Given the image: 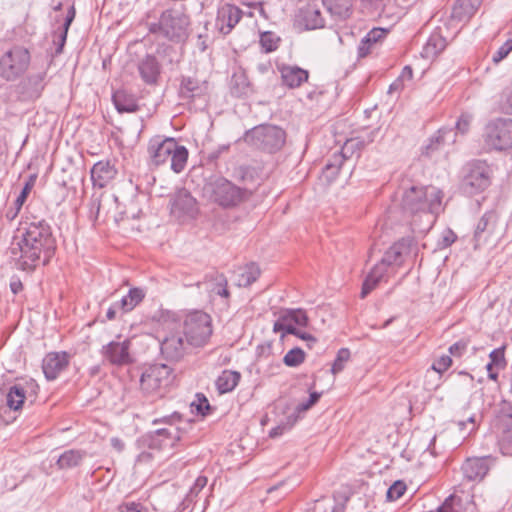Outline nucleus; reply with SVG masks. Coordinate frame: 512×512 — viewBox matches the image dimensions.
<instances>
[{
  "instance_id": "c85d7f7f",
  "label": "nucleus",
  "mask_w": 512,
  "mask_h": 512,
  "mask_svg": "<svg viewBox=\"0 0 512 512\" xmlns=\"http://www.w3.org/2000/svg\"><path fill=\"white\" fill-rule=\"evenodd\" d=\"M389 268L380 261L371 269L365 278L360 297L364 299L367 295L376 288L378 283L388 274Z\"/></svg>"
},
{
  "instance_id": "338daca9",
  "label": "nucleus",
  "mask_w": 512,
  "mask_h": 512,
  "mask_svg": "<svg viewBox=\"0 0 512 512\" xmlns=\"http://www.w3.org/2000/svg\"><path fill=\"white\" fill-rule=\"evenodd\" d=\"M9 287H10L11 292L14 295L20 293L23 290V288H24L22 281L17 276H13L11 278Z\"/></svg>"
},
{
  "instance_id": "69168bd1",
  "label": "nucleus",
  "mask_w": 512,
  "mask_h": 512,
  "mask_svg": "<svg viewBox=\"0 0 512 512\" xmlns=\"http://www.w3.org/2000/svg\"><path fill=\"white\" fill-rule=\"evenodd\" d=\"M373 44L367 41L365 38H363L358 46V57L364 58L366 57L371 50V46Z\"/></svg>"
},
{
  "instance_id": "8fccbe9b",
  "label": "nucleus",
  "mask_w": 512,
  "mask_h": 512,
  "mask_svg": "<svg viewBox=\"0 0 512 512\" xmlns=\"http://www.w3.org/2000/svg\"><path fill=\"white\" fill-rule=\"evenodd\" d=\"M286 315L293 322V325L296 327L302 326L305 327L308 324V316L304 310L295 309V310H287Z\"/></svg>"
},
{
  "instance_id": "de8ad7c7",
  "label": "nucleus",
  "mask_w": 512,
  "mask_h": 512,
  "mask_svg": "<svg viewBox=\"0 0 512 512\" xmlns=\"http://www.w3.org/2000/svg\"><path fill=\"white\" fill-rule=\"evenodd\" d=\"M350 359V351L347 348H342L338 351L336 359L334 360L331 368V372L335 375L341 372L345 364Z\"/></svg>"
},
{
  "instance_id": "3c124183",
  "label": "nucleus",
  "mask_w": 512,
  "mask_h": 512,
  "mask_svg": "<svg viewBox=\"0 0 512 512\" xmlns=\"http://www.w3.org/2000/svg\"><path fill=\"white\" fill-rule=\"evenodd\" d=\"M453 364V360L449 355H442L437 358L433 364L431 369L440 375H442L445 371H447Z\"/></svg>"
},
{
  "instance_id": "49530a36",
  "label": "nucleus",
  "mask_w": 512,
  "mask_h": 512,
  "mask_svg": "<svg viewBox=\"0 0 512 512\" xmlns=\"http://www.w3.org/2000/svg\"><path fill=\"white\" fill-rule=\"evenodd\" d=\"M500 445L502 450H509L512 448V415L505 421L504 429L500 438Z\"/></svg>"
},
{
  "instance_id": "f03ea898",
  "label": "nucleus",
  "mask_w": 512,
  "mask_h": 512,
  "mask_svg": "<svg viewBox=\"0 0 512 512\" xmlns=\"http://www.w3.org/2000/svg\"><path fill=\"white\" fill-rule=\"evenodd\" d=\"M148 154L150 165L158 167L170 161V168L175 173L184 170L188 160V150L179 145L174 138L156 136L149 141Z\"/></svg>"
},
{
  "instance_id": "e433bc0d",
  "label": "nucleus",
  "mask_w": 512,
  "mask_h": 512,
  "mask_svg": "<svg viewBox=\"0 0 512 512\" xmlns=\"http://www.w3.org/2000/svg\"><path fill=\"white\" fill-rule=\"evenodd\" d=\"M85 456L86 452L84 451L75 449L67 450L59 456L56 464L59 469L74 468L81 464Z\"/></svg>"
},
{
  "instance_id": "79ce46f5",
  "label": "nucleus",
  "mask_w": 512,
  "mask_h": 512,
  "mask_svg": "<svg viewBox=\"0 0 512 512\" xmlns=\"http://www.w3.org/2000/svg\"><path fill=\"white\" fill-rule=\"evenodd\" d=\"M452 134L451 129L442 128L429 139V143L424 147L423 153L430 156L435 150L445 143L446 137Z\"/></svg>"
},
{
  "instance_id": "c9c22d12",
  "label": "nucleus",
  "mask_w": 512,
  "mask_h": 512,
  "mask_svg": "<svg viewBox=\"0 0 512 512\" xmlns=\"http://www.w3.org/2000/svg\"><path fill=\"white\" fill-rule=\"evenodd\" d=\"M144 298L145 291L143 289L131 288L126 296L116 302V306L124 313H127L132 311Z\"/></svg>"
},
{
  "instance_id": "7c9ffc66",
  "label": "nucleus",
  "mask_w": 512,
  "mask_h": 512,
  "mask_svg": "<svg viewBox=\"0 0 512 512\" xmlns=\"http://www.w3.org/2000/svg\"><path fill=\"white\" fill-rule=\"evenodd\" d=\"M75 15H76L75 7H74V5H71L67 11V14H66V17L64 19L62 26L59 28L58 31L54 32L53 43L57 46V48L55 50L56 55H59L63 52V48H64V45H65L66 39H67L68 30L75 18Z\"/></svg>"
},
{
  "instance_id": "f704fd0d",
  "label": "nucleus",
  "mask_w": 512,
  "mask_h": 512,
  "mask_svg": "<svg viewBox=\"0 0 512 512\" xmlns=\"http://www.w3.org/2000/svg\"><path fill=\"white\" fill-rule=\"evenodd\" d=\"M446 45L444 37L439 33H433L424 45L421 55L425 59H433L445 49Z\"/></svg>"
},
{
  "instance_id": "603ef678",
  "label": "nucleus",
  "mask_w": 512,
  "mask_h": 512,
  "mask_svg": "<svg viewBox=\"0 0 512 512\" xmlns=\"http://www.w3.org/2000/svg\"><path fill=\"white\" fill-rule=\"evenodd\" d=\"M279 38H276L272 32H264L261 35L260 43L266 52H272L278 48Z\"/></svg>"
},
{
  "instance_id": "6e6552de",
  "label": "nucleus",
  "mask_w": 512,
  "mask_h": 512,
  "mask_svg": "<svg viewBox=\"0 0 512 512\" xmlns=\"http://www.w3.org/2000/svg\"><path fill=\"white\" fill-rule=\"evenodd\" d=\"M492 169L485 161L474 160L463 168L460 190L468 196L485 191L491 184Z\"/></svg>"
},
{
  "instance_id": "e2e57ef3",
  "label": "nucleus",
  "mask_w": 512,
  "mask_h": 512,
  "mask_svg": "<svg viewBox=\"0 0 512 512\" xmlns=\"http://www.w3.org/2000/svg\"><path fill=\"white\" fill-rule=\"evenodd\" d=\"M468 341L461 339L449 347V353L455 357H460L466 351Z\"/></svg>"
},
{
  "instance_id": "a18cd8bd",
  "label": "nucleus",
  "mask_w": 512,
  "mask_h": 512,
  "mask_svg": "<svg viewBox=\"0 0 512 512\" xmlns=\"http://www.w3.org/2000/svg\"><path fill=\"white\" fill-rule=\"evenodd\" d=\"M390 0H361L362 7L370 16L380 15Z\"/></svg>"
},
{
  "instance_id": "774afa93",
  "label": "nucleus",
  "mask_w": 512,
  "mask_h": 512,
  "mask_svg": "<svg viewBox=\"0 0 512 512\" xmlns=\"http://www.w3.org/2000/svg\"><path fill=\"white\" fill-rule=\"evenodd\" d=\"M140 504L135 502L125 503L119 506L120 512H140Z\"/></svg>"
},
{
  "instance_id": "2f4dec72",
  "label": "nucleus",
  "mask_w": 512,
  "mask_h": 512,
  "mask_svg": "<svg viewBox=\"0 0 512 512\" xmlns=\"http://www.w3.org/2000/svg\"><path fill=\"white\" fill-rule=\"evenodd\" d=\"M252 92L251 84L247 75L242 72H235L230 81V93L232 96L241 98Z\"/></svg>"
},
{
  "instance_id": "20e7f679",
  "label": "nucleus",
  "mask_w": 512,
  "mask_h": 512,
  "mask_svg": "<svg viewBox=\"0 0 512 512\" xmlns=\"http://www.w3.org/2000/svg\"><path fill=\"white\" fill-rule=\"evenodd\" d=\"M441 199L442 193L434 187L411 186L402 194L401 208L406 214L422 213L430 219L438 211Z\"/></svg>"
},
{
  "instance_id": "f257e3e1",
  "label": "nucleus",
  "mask_w": 512,
  "mask_h": 512,
  "mask_svg": "<svg viewBox=\"0 0 512 512\" xmlns=\"http://www.w3.org/2000/svg\"><path fill=\"white\" fill-rule=\"evenodd\" d=\"M23 230L20 241L11 247V253L16 256L20 252L15 263L17 269L32 271L42 254L45 256L44 263L49 261L55 249V240L51 227L44 220L26 223Z\"/></svg>"
},
{
  "instance_id": "864d4df0",
  "label": "nucleus",
  "mask_w": 512,
  "mask_h": 512,
  "mask_svg": "<svg viewBox=\"0 0 512 512\" xmlns=\"http://www.w3.org/2000/svg\"><path fill=\"white\" fill-rule=\"evenodd\" d=\"M406 491V484L403 481H396L387 490V498L389 500H398Z\"/></svg>"
},
{
  "instance_id": "4d7b16f0",
  "label": "nucleus",
  "mask_w": 512,
  "mask_h": 512,
  "mask_svg": "<svg viewBox=\"0 0 512 512\" xmlns=\"http://www.w3.org/2000/svg\"><path fill=\"white\" fill-rule=\"evenodd\" d=\"M512 51V39H508L493 55L492 60L495 64L502 61Z\"/></svg>"
},
{
  "instance_id": "aec40b11",
  "label": "nucleus",
  "mask_w": 512,
  "mask_h": 512,
  "mask_svg": "<svg viewBox=\"0 0 512 512\" xmlns=\"http://www.w3.org/2000/svg\"><path fill=\"white\" fill-rule=\"evenodd\" d=\"M411 243L412 240L409 238H402L397 241L385 252L380 262L390 270L401 266L404 262V256L409 252Z\"/></svg>"
},
{
  "instance_id": "bb28decb",
  "label": "nucleus",
  "mask_w": 512,
  "mask_h": 512,
  "mask_svg": "<svg viewBox=\"0 0 512 512\" xmlns=\"http://www.w3.org/2000/svg\"><path fill=\"white\" fill-rule=\"evenodd\" d=\"M353 146L354 140L347 141L342 151L333 154L332 160L325 165V167L323 168V175L326 177L328 181H332L337 177L344 161L348 158V150Z\"/></svg>"
},
{
  "instance_id": "9b49d317",
  "label": "nucleus",
  "mask_w": 512,
  "mask_h": 512,
  "mask_svg": "<svg viewBox=\"0 0 512 512\" xmlns=\"http://www.w3.org/2000/svg\"><path fill=\"white\" fill-rule=\"evenodd\" d=\"M184 335L191 346L206 345L212 335L211 317L202 311L188 314L184 320Z\"/></svg>"
},
{
  "instance_id": "a19ab883",
  "label": "nucleus",
  "mask_w": 512,
  "mask_h": 512,
  "mask_svg": "<svg viewBox=\"0 0 512 512\" xmlns=\"http://www.w3.org/2000/svg\"><path fill=\"white\" fill-rule=\"evenodd\" d=\"M260 276V269L255 263H250L245 266L238 278V286L248 287L254 283Z\"/></svg>"
},
{
  "instance_id": "0e129e2a",
  "label": "nucleus",
  "mask_w": 512,
  "mask_h": 512,
  "mask_svg": "<svg viewBox=\"0 0 512 512\" xmlns=\"http://www.w3.org/2000/svg\"><path fill=\"white\" fill-rule=\"evenodd\" d=\"M503 109L506 113L512 114V85L503 92Z\"/></svg>"
},
{
  "instance_id": "4c0bfd02",
  "label": "nucleus",
  "mask_w": 512,
  "mask_h": 512,
  "mask_svg": "<svg viewBox=\"0 0 512 512\" xmlns=\"http://www.w3.org/2000/svg\"><path fill=\"white\" fill-rule=\"evenodd\" d=\"M25 398V389L21 385L15 384L8 390L6 404L10 409L17 411L22 408Z\"/></svg>"
},
{
  "instance_id": "4be33fe9",
  "label": "nucleus",
  "mask_w": 512,
  "mask_h": 512,
  "mask_svg": "<svg viewBox=\"0 0 512 512\" xmlns=\"http://www.w3.org/2000/svg\"><path fill=\"white\" fill-rule=\"evenodd\" d=\"M185 352L186 345L179 333L171 334L161 342V353L168 360L179 361L183 358Z\"/></svg>"
},
{
  "instance_id": "4468645a",
  "label": "nucleus",
  "mask_w": 512,
  "mask_h": 512,
  "mask_svg": "<svg viewBox=\"0 0 512 512\" xmlns=\"http://www.w3.org/2000/svg\"><path fill=\"white\" fill-rule=\"evenodd\" d=\"M325 26L319 5L316 2H308L298 8L294 16V27L299 31L321 29Z\"/></svg>"
},
{
  "instance_id": "5fc2aeb1",
  "label": "nucleus",
  "mask_w": 512,
  "mask_h": 512,
  "mask_svg": "<svg viewBox=\"0 0 512 512\" xmlns=\"http://www.w3.org/2000/svg\"><path fill=\"white\" fill-rule=\"evenodd\" d=\"M505 347L494 349L490 354V362L496 365V369H504L506 366V360L504 355Z\"/></svg>"
},
{
  "instance_id": "5701e85b",
  "label": "nucleus",
  "mask_w": 512,
  "mask_h": 512,
  "mask_svg": "<svg viewBox=\"0 0 512 512\" xmlns=\"http://www.w3.org/2000/svg\"><path fill=\"white\" fill-rule=\"evenodd\" d=\"M209 85L205 80L191 76H182L179 87V96L182 99H194L208 93Z\"/></svg>"
},
{
  "instance_id": "6e6d98bb",
  "label": "nucleus",
  "mask_w": 512,
  "mask_h": 512,
  "mask_svg": "<svg viewBox=\"0 0 512 512\" xmlns=\"http://www.w3.org/2000/svg\"><path fill=\"white\" fill-rule=\"evenodd\" d=\"M208 479L206 476H198L194 482V485L190 488L187 498L192 501L199 492L207 485Z\"/></svg>"
},
{
  "instance_id": "ea45409f",
  "label": "nucleus",
  "mask_w": 512,
  "mask_h": 512,
  "mask_svg": "<svg viewBox=\"0 0 512 512\" xmlns=\"http://www.w3.org/2000/svg\"><path fill=\"white\" fill-rule=\"evenodd\" d=\"M211 279V293L228 299L230 292L228 290V281L223 274L215 273L210 276Z\"/></svg>"
},
{
  "instance_id": "b1692460",
  "label": "nucleus",
  "mask_w": 512,
  "mask_h": 512,
  "mask_svg": "<svg viewBox=\"0 0 512 512\" xmlns=\"http://www.w3.org/2000/svg\"><path fill=\"white\" fill-rule=\"evenodd\" d=\"M278 70L281 74L282 84L290 89L300 87L309 78V72L296 65L282 64L278 66Z\"/></svg>"
},
{
  "instance_id": "58836bf2",
  "label": "nucleus",
  "mask_w": 512,
  "mask_h": 512,
  "mask_svg": "<svg viewBox=\"0 0 512 512\" xmlns=\"http://www.w3.org/2000/svg\"><path fill=\"white\" fill-rule=\"evenodd\" d=\"M33 183L27 182L25 186L23 187L21 193L16 198V200L13 203V206L9 207L5 213V217L9 221H13L19 214L23 204L25 203L28 194L30 193L32 189Z\"/></svg>"
},
{
  "instance_id": "72a5a7b5",
  "label": "nucleus",
  "mask_w": 512,
  "mask_h": 512,
  "mask_svg": "<svg viewBox=\"0 0 512 512\" xmlns=\"http://www.w3.org/2000/svg\"><path fill=\"white\" fill-rule=\"evenodd\" d=\"M241 379V374L233 370H224L215 381L216 388L220 394L231 392L235 389Z\"/></svg>"
},
{
  "instance_id": "393cba45",
  "label": "nucleus",
  "mask_w": 512,
  "mask_h": 512,
  "mask_svg": "<svg viewBox=\"0 0 512 512\" xmlns=\"http://www.w3.org/2000/svg\"><path fill=\"white\" fill-rule=\"evenodd\" d=\"M91 180L94 187L104 188L117 174L110 161H99L91 168Z\"/></svg>"
},
{
  "instance_id": "c03bdc74",
  "label": "nucleus",
  "mask_w": 512,
  "mask_h": 512,
  "mask_svg": "<svg viewBox=\"0 0 512 512\" xmlns=\"http://www.w3.org/2000/svg\"><path fill=\"white\" fill-rule=\"evenodd\" d=\"M304 360H305V353L299 347H295V348L289 350L283 358L284 364L288 367H297L300 364H302L304 362Z\"/></svg>"
},
{
  "instance_id": "dca6fc26",
  "label": "nucleus",
  "mask_w": 512,
  "mask_h": 512,
  "mask_svg": "<svg viewBox=\"0 0 512 512\" xmlns=\"http://www.w3.org/2000/svg\"><path fill=\"white\" fill-rule=\"evenodd\" d=\"M497 221L498 216L496 212L487 211L483 214L474 231L473 241L475 249L490 241L495 232Z\"/></svg>"
},
{
  "instance_id": "ddd939ff",
  "label": "nucleus",
  "mask_w": 512,
  "mask_h": 512,
  "mask_svg": "<svg viewBox=\"0 0 512 512\" xmlns=\"http://www.w3.org/2000/svg\"><path fill=\"white\" fill-rule=\"evenodd\" d=\"M170 212L179 221L194 219L199 208L196 199L186 189L177 191L170 198Z\"/></svg>"
},
{
  "instance_id": "7ed1b4c3",
  "label": "nucleus",
  "mask_w": 512,
  "mask_h": 512,
  "mask_svg": "<svg viewBox=\"0 0 512 512\" xmlns=\"http://www.w3.org/2000/svg\"><path fill=\"white\" fill-rule=\"evenodd\" d=\"M151 34L159 35L171 42L180 43L189 35L190 17L183 10H164L157 22L146 24Z\"/></svg>"
},
{
  "instance_id": "0eeeda50",
  "label": "nucleus",
  "mask_w": 512,
  "mask_h": 512,
  "mask_svg": "<svg viewBox=\"0 0 512 512\" xmlns=\"http://www.w3.org/2000/svg\"><path fill=\"white\" fill-rule=\"evenodd\" d=\"M243 140L260 150L274 153L284 146L286 133L279 126L262 124L248 130L244 134Z\"/></svg>"
},
{
  "instance_id": "bf43d9fd",
  "label": "nucleus",
  "mask_w": 512,
  "mask_h": 512,
  "mask_svg": "<svg viewBox=\"0 0 512 512\" xmlns=\"http://www.w3.org/2000/svg\"><path fill=\"white\" fill-rule=\"evenodd\" d=\"M100 197L101 195L93 194L90 200V219L93 221H96L98 219L99 213H100Z\"/></svg>"
},
{
  "instance_id": "473e14b6",
  "label": "nucleus",
  "mask_w": 512,
  "mask_h": 512,
  "mask_svg": "<svg viewBox=\"0 0 512 512\" xmlns=\"http://www.w3.org/2000/svg\"><path fill=\"white\" fill-rule=\"evenodd\" d=\"M328 11L336 18L345 20L352 15L353 0H323Z\"/></svg>"
},
{
  "instance_id": "680f3d73",
  "label": "nucleus",
  "mask_w": 512,
  "mask_h": 512,
  "mask_svg": "<svg viewBox=\"0 0 512 512\" xmlns=\"http://www.w3.org/2000/svg\"><path fill=\"white\" fill-rule=\"evenodd\" d=\"M387 34V31L382 28H374L364 37L367 41L372 44H376L378 41L383 39Z\"/></svg>"
},
{
  "instance_id": "423d86ee",
  "label": "nucleus",
  "mask_w": 512,
  "mask_h": 512,
  "mask_svg": "<svg viewBox=\"0 0 512 512\" xmlns=\"http://www.w3.org/2000/svg\"><path fill=\"white\" fill-rule=\"evenodd\" d=\"M174 380L173 369L166 364H154L144 369L140 390L146 397L162 398Z\"/></svg>"
},
{
  "instance_id": "cd10ccee",
  "label": "nucleus",
  "mask_w": 512,
  "mask_h": 512,
  "mask_svg": "<svg viewBox=\"0 0 512 512\" xmlns=\"http://www.w3.org/2000/svg\"><path fill=\"white\" fill-rule=\"evenodd\" d=\"M112 101L119 113H134L140 109L135 95L126 90L115 91L112 95Z\"/></svg>"
},
{
  "instance_id": "37998d69",
  "label": "nucleus",
  "mask_w": 512,
  "mask_h": 512,
  "mask_svg": "<svg viewBox=\"0 0 512 512\" xmlns=\"http://www.w3.org/2000/svg\"><path fill=\"white\" fill-rule=\"evenodd\" d=\"M273 331L283 332L282 337H284L285 334H297V328L293 325V322H291L286 313H283L274 323Z\"/></svg>"
},
{
  "instance_id": "39448f33",
  "label": "nucleus",
  "mask_w": 512,
  "mask_h": 512,
  "mask_svg": "<svg viewBox=\"0 0 512 512\" xmlns=\"http://www.w3.org/2000/svg\"><path fill=\"white\" fill-rule=\"evenodd\" d=\"M181 420V415L174 412L171 415L155 419L154 424L167 423L169 427L157 429L153 433L146 434L138 441L143 448L160 451L167 447L173 448L176 443L182 440V430L174 424Z\"/></svg>"
},
{
  "instance_id": "a878e982",
  "label": "nucleus",
  "mask_w": 512,
  "mask_h": 512,
  "mask_svg": "<svg viewBox=\"0 0 512 512\" xmlns=\"http://www.w3.org/2000/svg\"><path fill=\"white\" fill-rule=\"evenodd\" d=\"M138 71L146 84H155L161 72V65L154 55L147 54L139 61Z\"/></svg>"
},
{
  "instance_id": "052dcab7",
  "label": "nucleus",
  "mask_w": 512,
  "mask_h": 512,
  "mask_svg": "<svg viewBox=\"0 0 512 512\" xmlns=\"http://www.w3.org/2000/svg\"><path fill=\"white\" fill-rule=\"evenodd\" d=\"M472 116L469 114H462L456 122V129L459 133L465 134L468 132L471 124Z\"/></svg>"
},
{
  "instance_id": "13d9d810",
  "label": "nucleus",
  "mask_w": 512,
  "mask_h": 512,
  "mask_svg": "<svg viewBox=\"0 0 512 512\" xmlns=\"http://www.w3.org/2000/svg\"><path fill=\"white\" fill-rule=\"evenodd\" d=\"M192 405H195L197 412L203 416L207 415L211 409L209 401L203 394H197V403L193 402Z\"/></svg>"
},
{
  "instance_id": "09e8293b",
  "label": "nucleus",
  "mask_w": 512,
  "mask_h": 512,
  "mask_svg": "<svg viewBox=\"0 0 512 512\" xmlns=\"http://www.w3.org/2000/svg\"><path fill=\"white\" fill-rule=\"evenodd\" d=\"M298 416L296 414H292L288 416L287 422L281 423L276 427L272 428L269 432V436L271 438H276L281 436L285 431L292 428V426L296 423Z\"/></svg>"
},
{
  "instance_id": "412c9836",
  "label": "nucleus",
  "mask_w": 512,
  "mask_h": 512,
  "mask_svg": "<svg viewBox=\"0 0 512 512\" xmlns=\"http://www.w3.org/2000/svg\"><path fill=\"white\" fill-rule=\"evenodd\" d=\"M46 72L42 71L28 76L20 85V93L24 100H34L41 96L45 87Z\"/></svg>"
},
{
  "instance_id": "6ab92c4d",
  "label": "nucleus",
  "mask_w": 512,
  "mask_h": 512,
  "mask_svg": "<svg viewBox=\"0 0 512 512\" xmlns=\"http://www.w3.org/2000/svg\"><path fill=\"white\" fill-rule=\"evenodd\" d=\"M491 457L468 458L461 469L463 476L468 481H481L490 469Z\"/></svg>"
},
{
  "instance_id": "c756f323",
  "label": "nucleus",
  "mask_w": 512,
  "mask_h": 512,
  "mask_svg": "<svg viewBox=\"0 0 512 512\" xmlns=\"http://www.w3.org/2000/svg\"><path fill=\"white\" fill-rule=\"evenodd\" d=\"M482 0H457L452 9V17L458 21L469 20L478 8Z\"/></svg>"
},
{
  "instance_id": "1a4fd4ad",
  "label": "nucleus",
  "mask_w": 512,
  "mask_h": 512,
  "mask_svg": "<svg viewBox=\"0 0 512 512\" xmlns=\"http://www.w3.org/2000/svg\"><path fill=\"white\" fill-rule=\"evenodd\" d=\"M205 190L211 199L224 208L239 205L250 195L247 189L240 188L223 177H217L206 184Z\"/></svg>"
},
{
  "instance_id": "2eb2a0df",
  "label": "nucleus",
  "mask_w": 512,
  "mask_h": 512,
  "mask_svg": "<svg viewBox=\"0 0 512 512\" xmlns=\"http://www.w3.org/2000/svg\"><path fill=\"white\" fill-rule=\"evenodd\" d=\"M243 17V11L236 5L225 3L217 10L215 25L222 35H228Z\"/></svg>"
},
{
  "instance_id": "f8f14e48",
  "label": "nucleus",
  "mask_w": 512,
  "mask_h": 512,
  "mask_svg": "<svg viewBox=\"0 0 512 512\" xmlns=\"http://www.w3.org/2000/svg\"><path fill=\"white\" fill-rule=\"evenodd\" d=\"M484 141L495 150L512 148V119L497 118L490 121L485 127Z\"/></svg>"
},
{
  "instance_id": "f3484780",
  "label": "nucleus",
  "mask_w": 512,
  "mask_h": 512,
  "mask_svg": "<svg viewBox=\"0 0 512 512\" xmlns=\"http://www.w3.org/2000/svg\"><path fill=\"white\" fill-rule=\"evenodd\" d=\"M130 340L126 339L122 342L112 341L103 347L104 357L113 365L124 366L133 362L130 354Z\"/></svg>"
},
{
  "instance_id": "9d476101",
  "label": "nucleus",
  "mask_w": 512,
  "mask_h": 512,
  "mask_svg": "<svg viewBox=\"0 0 512 512\" xmlns=\"http://www.w3.org/2000/svg\"><path fill=\"white\" fill-rule=\"evenodd\" d=\"M31 61L27 48L16 45L0 57V77L6 81H15L28 69Z\"/></svg>"
},
{
  "instance_id": "a211bd4d",
  "label": "nucleus",
  "mask_w": 512,
  "mask_h": 512,
  "mask_svg": "<svg viewBox=\"0 0 512 512\" xmlns=\"http://www.w3.org/2000/svg\"><path fill=\"white\" fill-rule=\"evenodd\" d=\"M70 362L67 352H51L42 360L43 373L47 380H55L61 372L65 371Z\"/></svg>"
}]
</instances>
